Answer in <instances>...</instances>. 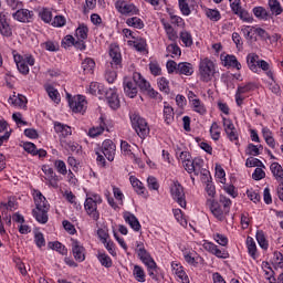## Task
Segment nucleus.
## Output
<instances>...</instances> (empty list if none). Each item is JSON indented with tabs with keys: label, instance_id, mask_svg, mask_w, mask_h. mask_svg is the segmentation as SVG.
Returning a JSON list of instances; mask_svg holds the SVG:
<instances>
[{
	"label": "nucleus",
	"instance_id": "1",
	"mask_svg": "<svg viewBox=\"0 0 283 283\" xmlns=\"http://www.w3.org/2000/svg\"><path fill=\"white\" fill-rule=\"evenodd\" d=\"M124 93L128 98H136L138 96V87L142 92H146L153 98L158 96L151 84L138 72L133 73V77H124L123 81Z\"/></svg>",
	"mask_w": 283,
	"mask_h": 283
},
{
	"label": "nucleus",
	"instance_id": "2",
	"mask_svg": "<svg viewBox=\"0 0 283 283\" xmlns=\"http://www.w3.org/2000/svg\"><path fill=\"white\" fill-rule=\"evenodd\" d=\"M208 202L212 216H214L217 220H220V222L224 221L228 213L231 211V199L224 195H220L219 202L216 200H208Z\"/></svg>",
	"mask_w": 283,
	"mask_h": 283
},
{
	"label": "nucleus",
	"instance_id": "3",
	"mask_svg": "<svg viewBox=\"0 0 283 283\" xmlns=\"http://www.w3.org/2000/svg\"><path fill=\"white\" fill-rule=\"evenodd\" d=\"M34 202L35 209L32 211L33 217L36 222H40V224H48V211H50V203L48 202V199H45L43 193L38 191L34 193Z\"/></svg>",
	"mask_w": 283,
	"mask_h": 283
},
{
	"label": "nucleus",
	"instance_id": "4",
	"mask_svg": "<svg viewBox=\"0 0 283 283\" xmlns=\"http://www.w3.org/2000/svg\"><path fill=\"white\" fill-rule=\"evenodd\" d=\"M96 160L99 167H106L107 161L114 163V158L116 157V144L112 142V139H105L102 144V148L96 150Z\"/></svg>",
	"mask_w": 283,
	"mask_h": 283
},
{
	"label": "nucleus",
	"instance_id": "5",
	"mask_svg": "<svg viewBox=\"0 0 283 283\" xmlns=\"http://www.w3.org/2000/svg\"><path fill=\"white\" fill-rule=\"evenodd\" d=\"M129 118L133 129H135L136 134L139 136V138H142V140H145V138L149 136L150 132L147 120L140 117L137 113H130Z\"/></svg>",
	"mask_w": 283,
	"mask_h": 283
},
{
	"label": "nucleus",
	"instance_id": "6",
	"mask_svg": "<svg viewBox=\"0 0 283 283\" xmlns=\"http://www.w3.org/2000/svg\"><path fill=\"white\" fill-rule=\"evenodd\" d=\"M199 74L203 83H209L216 76V63L209 57H203L199 62Z\"/></svg>",
	"mask_w": 283,
	"mask_h": 283
},
{
	"label": "nucleus",
	"instance_id": "7",
	"mask_svg": "<svg viewBox=\"0 0 283 283\" xmlns=\"http://www.w3.org/2000/svg\"><path fill=\"white\" fill-rule=\"evenodd\" d=\"M103 199L98 195L86 198L84 202V208L87 216H90L92 220H95V222H97V220L101 218V213L98 212V205H101Z\"/></svg>",
	"mask_w": 283,
	"mask_h": 283
},
{
	"label": "nucleus",
	"instance_id": "8",
	"mask_svg": "<svg viewBox=\"0 0 283 283\" xmlns=\"http://www.w3.org/2000/svg\"><path fill=\"white\" fill-rule=\"evenodd\" d=\"M170 196L172 200H176L179 207L187 209V197L185 196V188L180 182L174 181L170 185Z\"/></svg>",
	"mask_w": 283,
	"mask_h": 283
},
{
	"label": "nucleus",
	"instance_id": "9",
	"mask_svg": "<svg viewBox=\"0 0 283 283\" xmlns=\"http://www.w3.org/2000/svg\"><path fill=\"white\" fill-rule=\"evenodd\" d=\"M205 160L202 158L196 157L195 159H190L188 165L186 166V171L188 174H195V176H207L209 170L205 169Z\"/></svg>",
	"mask_w": 283,
	"mask_h": 283
},
{
	"label": "nucleus",
	"instance_id": "10",
	"mask_svg": "<svg viewBox=\"0 0 283 283\" xmlns=\"http://www.w3.org/2000/svg\"><path fill=\"white\" fill-rule=\"evenodd\" d=\"M12 17L14 21H19L20 23H32L34 21V11L21 7L12 13Z\"/></svg>",
	"mask_w": 283,
	"mask_h": 283
},
{
	"label": "nucleus",
	"instance_id": "11",
	"mask_svg": "<svg viewBox=\"0 0 283 283\" xmlns=\"http://www.w3.org/2000/svg\"><path fill=\"white\" fill-rule=\"evenodd\" d=\"M69 106L75 114L83 113L87 109V101H85V96L77 95L69 98Z\"/></svg>",
	"mask_w": 283,
	"mask_h": 283
},
{
	"label": "nucleus",
	"instance_id": "12",
	"mask_svg": "<svg viewBox=\"0 0 283 283\" xmlns=\"http://www.w3.org/2000/svg\"><path fill=\"white\" fill-rule=\"evenodd\" d=\"M116 10L120 12V14H125L126 17H132L134 14H138V8L135 7L134 3L127 2L125 0H119L115 3Z\"/></svg>",
	"mask_w": 283,
	"mask_h": 283
},
{
	"label": "nucleus",
	"instance_id": "13",
	"mask_svg": "<svg viewBox=\"0 0 283 283\" xmlns=\"http://www.w3.org/2000/svg\"><path fill=\"white\" fill-rule=\"evenodd\" d=\"M71 249L74 260L76 262H85V247L78 242V240L72 239L71 240Z\"/></svg>",
	"mask_w": 283,
	"mask_h": 283
},
{
	"label": "nucleus",
	"instance_id": "14",
	"mask_svg": "<svg viewBox=\"0 0 283 283\" xmlns=\"http://www.w3.org/2000/svg\"><path fill=\"white\" fill-rule=\"evenodd\" d=\"M109 56L112 59L111 61L112 70H118L119 67H122L123 57L120 55V49L118 46L111 45Z\"/></svg>",
	"mask_w": 283,
	"mask_h": 283
},
{
	"label": "nucleus",
	"instance_id": "15",
	"mask_svg": "<svg viewBox=\"0 0 283 283\" xmlns=\"http://www.w3.org/2000/svg\"><path fill=\"white\" fill-rule=\"evenodd\" d=\"M42 171L44 174V179L46 180L48 185L50 187H53L54 189L59 188V177L56 176V172H54V169H52L50 166H42Z\"/></svg>",
	"mask_w": 283,
	"mask_h": 283
},
{
	"label": "nucleus",
	"instance_id": "16",
	"mask_svg": "<svg viewBox=\"0 0 283 283\" xmlns=\"http://www.w3.org/2000/svg\"><path fill=\"white\" fill-rule=\"evenodd\" d=\"M106 101L112 109H118L120 107V99H118L116 88H109L106 91Z\"/></svg>",
	"mask_w": 283,
	"mask_h": 283
},
{
	"label": "nucleus",
	"instance_id": "17",
	"mask_svg": "<svg viewBox=\"0 0 283 283\" xmlns=\"http://www.w3.org/2000/svg\"><path fill=\"white\" fill-rule=\"evenodd\" d=\"M13 61L20 72V74H23L24 76H28V74H30V67L28 66V64L25 63V61L23 60V56H21V54L13 53Z\"/></svg>",
	"mask_w": 283,
	"mask_h": 283
},
{
	"label": "nucleus",
	"instance_id": "18",
	"mask_svg": "<svg viewBox=\"0 0 283 283\" xmlns=\"http://www.w3.org/2000/svg\"><path fill=\"white\" fill-rule=\"evenodd\" d=\"M23 149L32 156H39V158H45V156H48V151H45V149H36V145L30 142L23 144Z\"/></svg>",
	"mask_w": 283,
	"mask_h": 283
},
{
	"label": "nucleus",
	"instance_id": "19",
	"mask_svg": "<svg viewBox=\"0 0 283 283\" xmlns=\"http://www.w3.org/2000/svg\"><path fill=\"white\" fill-rule=\"evenodd\" d=\"M171 268L175 271V275L178 277V282L181 283H190L189 275H187V272H185V268L180 265L179 263L172 262Z\"/></svg>",
	"mask_w": 283,
	"mask_h": 283
},
{
	"label": "nucleus",
	"instance_id": "20",
	"mask_svg": "<svg viewBox=\"0 0 283 283\" xmlns=\"http://www.w3.org/2000/svg\"><path fill=\"white\" fill-rule=\"evenodd\" d=\"M123 218L125 220V223L129 224V227L134 231H140V229H142L140 221H138V218H136V216L134 213L124 212Z\"/></svg>",
	"mask_w": 283,
	"mask_h": 283
},
{
	"label": "nucleus",
	"instance_id": "21",
	"mask_svg": "<svg viewBox=\"0 0 283 283\" xmlns=\"http://www.w3.org/2000/svg\"><path fill=\"white\" fill-rule=\"evenodd\" d=\"M105 129H107V124L105 123V118L99 117L98 126L92 127L88 130V136L91 138H96V136H101V134H103V132H105Z\"/></svg>",
	"mask_w": 283,
	"mask_h": 283
},
{
	"label": "nucleus",
	"instance_id": "22",
	"mask_svg": "<svg viewBox=\"0 0 283 283\" xmlns=\"http://www.w3.org/2000/svg\"><path fill=\"white\" fill-rule=\"evenodd\" d=\"M133 277L136 280V282L139 283L147 282V274L145 273V269L138 264L133 265Z\"/></svg>",
	"mask_w": 283,
	"mask_h": 283
},
{
	"label": "nucleus",
	"instance_id": "23",
	"mask_svg": "<svg viewBox=\"0 0 283 283\" xmlns=\"http://www.w3.org/2000/svg\"><path fill=\"white\" fill-rule=\"evenodd\" d=\"M270 171L272 172L273 177L275 178V180L281 184L283 182V168L282 165H280L279 163H272L270 165Z\"/></svg>",
	"mask_w": 283,
	"mask_h": 283
},
{
	"label": "nucleus",
	"instance_id": "24",
	"mask_svg": "<svg viewBox=\"0 0 283 283\" xmlns=\"http://www.w3.org/2000/svg\"><path fill=\"white\" fill-rule=\"evenodd\" d=\"M177 74H182L184 76L193 75V64L189 62H181L178 64Z\"/></svg>",
	"mask_w": 283,
	"mask_h": 283
},
{
	"label": "nucleus",
	"instance_id": "25",
	"mask_svg": "<svg viewBox=\"0 0 283 283\" xmlns=\"http://www.w3.org/2000/svg\"><path fill=\"white\" fill-rule=\"evenodd\" d=\"M0 34L2 36H12V29L8 24V20H6V14L3 13H0Z\"/></svg>",
	"mask_w": 283,
	"mask_h": 283
},
{
	"label": "nucleus",
	"instance_id": "26",
	"mask_svg": "<svg viewBox=\"0 0 283 283\" xmlns=\"http://www.w3.org/2000/svg\"><path fill=\"white\" fill-rule=\"evenodd\" d=\"M252 12L259 21H269L271 19V13L264 7H254Z\"/></svg>",
	"mask_w": 283,
	"mask_h": 283
},
{
	"label": "nucleus",
	"instance_id": "27",
	"mask_svg": "<svg viewBox=\"0 0 283 283\" xmlns=\"http://www.w3.org/2000/svg\"><path fill=\"white\" fill-rule=\"evenodd\" d=\"M247 249L251 259L258 260V245L255 244V240L251 237L247 238Z\"/></svg>",
	"mask_w": 283,
	"mask_h": 283
},
{
	"label": "nucleus",
	"instance_id": "28",
	"mask_svg": "<svg viewBox=\"0 0 283 283\" xmlns=\"http://www.w3.org/2000/svg\"><path fill=\"white\" fill-rule=\"evenodd\" d=\"M224 67H234L235 70H242V64L238 62L235 55H226L223 59Z\"/></svg>",
	"mask_w": 283,
	"mask_h": 283
},
{
	"label": "nucleus",
	"instance_id": "29",
	"mask_svg": "<svg viewBox=\"0 0 283 283\" xmlns=\"http://www.w3.org/2000/svg\"><path fill=\"white\" fill-rule=\"evenodd\" d=\"M260 61V55L255 54V53H250L247 56V63L249 66V70H251V72L258 73V62Z\"/></svg>",
	"mask_w": 283,
	"mask_h": 283
},
{
	"label": "nucleus",
	"instance_id": "30",
	"mask_svg": "<svg viewBox=\"0 0 283 283\" xmlns=\"http://www.w3.org/2000/svg\"><path fill=\"white\" fill-rule=\"evenodd\" d=\"M137 256L140 260V262H143V264H145V266L153 265L155 262L154 258H151V254H149L147 249L139 250V252H137Z\"/></svg>",
	"mask_w": 283,
	"mask_h": 283
},
{
	"label": "nucleus",
	"instance_id": "31",
	"mask_svg": "<svg viewBox=\"0 0 283 283\" xmlns=\"http://www.w3.org/2000/svg\"><path fill=\"white\" fill-rule=\"evenodd\" d=\"M54 130L56 132V134H61V136H63L64 138L66 136H72V128L59 122L54 124Z\"/></svg>",
	"mask_w": 283,
	"mask_h": 283
},
{
	"label": "nucleus",
	"instance_id": "32",
	"mask_svg": "<svg viewBox=\"0 0 283 283\" xmlns=\"http://www.w3.org/2000/svg\"><path fill=\"white\" fill-rule=\"evenodd\" d=\"M268 6L271 13L275 17H280V14H282L283 8L279 0H269Z\"/></svg>",
	"mask_w": 283,
	"mask_h": 283
},
{
	"label": "nucleus",
	"instance_id": "33",
	"mask_svg": "<svg viewBox=\"0 0 283 283\" xmlns=\"http://www.w3.org/2000/svg\"><path fill=\"white\" fill-rule=\"evenodd\" d=\"M129 180H130V185L134 188V190L136 191V193H138L139 196H144L145 195V186H143V182L134 176H130Z\"/></svg>",
	"mask_w": 283,
	"mask_h": 283
},
{
	"label": "nucleus",
	"instance_id": "34",
	"mask_svg": "<svg viewBox=\"0 0 283 283\" xmlns=\"http://www.w3.org/2000/svg\"><path fill=\"white\" fill-rule=\"evenodd\" d=\"M255 238L259 247L266 251V249H269V240H266V234H264V231L258 230Z\"/></svg>",
	"mask_w": 283,
	"mask_h": 283
},
{
	"label": "nucleus",
	"instance_id": "35",
	"mask_svg": "<svg viewBox=\"0 0 283 283\" xmlns=\"http://www.w3.org/2000/svg\"><path fill=\"white\" fill-rule=\"evenodd\" d=\"M94 67H96V62L91 57H86L82 62V70L84 74H92L94 72Z\"/></svg>",
	"mask_w": 283,
	"mask_h": 283
},
{
	"label": "nucleus",
	"instance_id": "36",
	"mask_svg": "<svg viewBox=\"0 0 283 283\" xmlns=\"http://www.w3.org/2000/svg\"><path fill=\"white\" fill-rule=\"evenodd\" d=\"M88 92L93 96H103V94H105V88L103 85L98 84V82H92L90 84Z\"/></svg>",
	"mask_w": 283,
	"mask_h": 283
},
{
	"label": "nucleus",
	"instance_id": "37",
	"mask_svg": "<svg viewBox=\"0 0 283 283\" xmlns=\"http://www.w3.org/2000/svg\"><path fill=\"white\" fill-rule=\"evenodd\" d=\"M191 108L197 113L200 114V116H205L207 114V107L205 106V103L200 99H195L193 102L190 103Z\"/></svg>",
	"mask_w": 283,
	"mask_h": 283
},
{
	"label": "nucleus",
	"instance_id": "38",
	"mask_svg": "<svg viewBox=\"0 0 283 283\" xmlns=\"http://www.w3.org/2000/svg\"><path fill=\"white\" fill-rule=\"evenodd\" d=\"M126 24L129 28H136L137 30H143L145 28V22L138 17L128 18Z\"/></svg>",
	"mask_w": 283,
	"mask_h": 283
},
{
	"label": "nucleus",
	"instance_id": "39",
	"mask_svg": "<svg viewBox=\"0 0 283 283\" xmlns=\"http://www.w3.org/2000/svg\"><path fill=\"white\" fill-rule=\"evenodd\" d=\"M96 256L102 266H105V269H111L112 258H109V255H107L105 252L98 251Z\"/></svg>",
	"mask_w": 283,
	"mask_h": 283
},
{
	"label": "nucleus",
	"instance_id": "40",
	"mask_svg": "<svg viewBox=\"0 0 283 283\" xmlns=\"http://www.w3.org/2000/svg\"><path fill=\"white\" fill-rule=\"evenodd\" d=\"M263 70L265 72L266 76L273 81V71H271V64L264 60H260L258 62V70Z\"/></svg>",
	"mask_w": 283,
	"mask_h": 283
},
{
	"label": "nucleus",
	"instance_id": "41",
	"mask_svg": "<svg viewBox=\"0 0 283 283\" xmlns=\"http://www.w3.org/2000/svg\"><path fill=\"white\" fill-rule=\"evenodd\" d=\"M238 18L241 19V21H244L245 23H253V15L249 13L245 9L241 8L239 11L234 13Z\"/></svg>",
	"mask_w": 283,
	"mask_h": 283
},
{
	"label": "nucleus",
	"instance_id": "42",
	"mask_svg": "<svg viewBox=\"0 0 283 283\" xmlns=\"http://www.w3.org/2000/svg\"><path fill=\"white\" fill-rule=\"evenodd\" d=\"M49 249H52L53 251H57V253H61V255H65L67 253V249L63 243L55 241V242H49Z\"/></svg>",
	"mask_w": 283,
	"mask_h": 283
},
{
	"label": "nucleus",
	"instance_id": "43",
	"mask_svg": "<svg viewBox=\"0 0 283 283\" xmlns=\"http://www.w3.org/2000/svg\"><path fill=\"white\" fill-rule=\"evenodd\" d=\"M46 93L49 94L51 101H54L55 103H61V94H59V91L52 85L46 86Z\"/></svg>",
	"mask_w": 283,
	"mask_h": 283
},
{
	"label": "nucleus",
	"instance_id": "44",
	"mask_svg": "<svg viewBox=\"0 0 283 283\" xmlns=\"http://www.w3.org/2000/svg\"><path fill=\"white\" fill-rule=\"evenodd\" d=\"M87 32H90L87 27H85V24H81L75 31L77 41H85V39H87Z\"/></svg>",
	"mask_w": 283,
	"mask_h": 283
},
{
	"label": "nucleus",
	"instance_id": "45",
	"mask_svg": "<svg viewBox=\"0 0 283 283\" xmlns=\"http://www.w3.org/2000/svg\"><path fill=\"white\" fill-rule=\"evenodd\" d=\"M164 30L169 41H176V39H178V33H176V30H174V27H171V24L164 22Z\"/></svg>",
	"mask_w": 283,
	"mask_h": 283
},
{
	"label": "nucleus",
	"instance_id": "46",
	"mask_svg": "<svg viewBox=\"0 0 283 283\" xmlns=\"http://www.w3.org/2000/svg\"><path fill=\"white\" fill-rule=\"evenodd\" d=\"M157 85L160 92H164V94H169V92H171V90L169 88V80H167L166 77H159L157 80Z\"/></svg>",
	"mask_w": 283,
	"mask_h": 283
},
{
	"label": "nucleus",
	"instance_id": "47",
	"mask_svg": "<svg viewBox=\"0 0 283 283\" xmlns=\"http://www.w3.org/2000/svg\"><path fill=\"white\" fill-rule=\"evenodd\" d=\"M164 118L166 125H171V123H174V108L171 106L164 107Z\"/></svg>",
	"mask_w": 283,
	"mask_h": 283
},
{
	"label": "nucleus",
	"instance_id": "48",
	"mask_svg": "<svg viewBox=\"0 0 283 283\" xmlns=\"http://www.w3.org/2000/svg\"><path fill=\"white\" fill-rule=\"evenodd\" d=\"M180 39L186 48H191V45H193V38L191 36V33H189V31H181Z\"/></svg>",
	"mask_w": 283,
	"mask_h": 283
},
{
	"label": "nucleus",
	"instance_id": "49",
	"mask_svg": "<svg viewBox=\"0 0 283 283\" xmlns=\"http://www.w3.org/2000/svg\"><path fill=\"white\" fill-rule=\"evenodd\" d=\"M172 213L175 216V219L181 227L187 228V219H185V214H182V210L180 209H172Z\"/></svg>",
	"mask_w": 283,
	"mask_h": 283
},
{
	"label": "nucleus",
	"instance_id": "50",
	"mask_svg": "<svg viewBox=\"0 0 283 283\" xmlns=\"http://www.w3.org/2000/svg\"><path fill=\"white\" fill-rule=\"evenodd\" d=\"M191 0H178L179 3V9L181 10V13L185 17H189V14H191V9L189 8V2Z\"/></svg>",
	"mask_w": 283,
	"mask_h": 283
},
{
	"label": "nucleus",
	"instance_id": "51",
	"mask_svg": "<svg viewBox=\"0 0 283 283\" xmlns=\"http://www.w3.org/2000/svg\"><path fill=\"white\" fill-rule=\"evenodd\" d=\"M54 167H55L57 174H61L62 176L67 175V166L65 165V161L57 159L54 161Z\"/></svg>",
	"mask_w": 283,
	"mask_h": 283
},
{
	"label": "nucleus",
	"instance_id": "52",
	"mask_svg": "<svg viewBox=\"0 0 283 283\" xmlns=\"http://www.w3.org/2000/svg\"><path fill=\"white\" fill-rule=\"evenodd\" d=\"M210 136L212 140H220V126L217 122H213L210 127Z\"/></svg>",
	"mask_w": 283,
	"mask_h": 283
},
{
	"label": "nucleus",
	"instance_id": "53",
	"mask_svg": "<svg viewBox=\"0 0 283 283\" xmlns=\"http://www.w3.org/2000/svg\"><path fill=\"white\" fill-rule=\"evenodd\" d=\"M178 159L181 160L184 168H187V165H189V163H191V154H189V151H181L177 153Z\"/></svg>",
	"mask_w": 283,
	"mask_h": 283
},
{
	"label": "nucleus",
	"instance_id": "54",
	"mask_svg": "<svg viewBox=\"0 0 283 283\" xmlns=\"http://www.w3.org/2000/svg\"><path fill=\"white\" fill-rule=\"evenodd\" d=\"M62 147L67 151H78V149H81L78 143L75 142H62Z\"/></svg>",
	"mask_w": 283,
	"mask_h": 283
},
{
	"label": "nucleus",
	"instance_id": "55",
	"mask_svg": "<svg viewBox=\"0 0 283 283\" xmlns=\"http://www.w3.org/2000/svg\"><path fill=\"white\" fill-rule=\"evenodd\" d=\"M149 71L153 76H160V74H163V69L160 67V64H158V62H150Z\"/></svg>",
	"mask_w": 283,
	"mask_h": 283
},
{
	"label": "nucleus",
	"instance_id": "56",
	"mask_svg": "<svg viewBox=\"0 0 283 283\" xmlns=\"http://www.w3.org/2000/svg\"><path fill=\"white\" fill-rule=\"evenodd\" d=\"M253 90H255V84L249 82L245 85L239 86L237 92L239 94H249V92H253Z\"/></svg>",
	"mask_w": 283,
	"mask_h": 283
},
{
	"label": "nucleus",
	"instance_id": "57",
	"mask_svg": "<svg viewBox=\"0 0 283 283\" xmlns=\"http://www.w3.org/2000/svg\"><path fill=\"white\" fill-rule=\"evenodd\" d=\"M245 167H264V164L262 160L255 158V157H250L245 161Z\"/></svg>",
	"mask_w": 283,
	"mask_h": 283
},
{
	"label": "nucleus",
	"instance_id": "58",
	"mask_svg": "<svg viewBox=\"0 0 283 283\" xmlns=\"http://www.w3.org/2000/svg\"><path fill=\"white\" fill-rule=\"evenodd\" d=\"M206 14H207L208 19H210V21H220V19H221L220 11H218L216 9L207 10Z\"/></svg>",
	"mask_w": 283,
	"mask_h": 283
},
{
	"label": "nucleus",
	"instance_id": "59",
	"mask_svg": "<svg viewBox=\"0 0 283 283\" xmlns=\"http://www.w3.org/2000/svg\"><path fill=\"white\" fill-rule=\"evenodd\" d=\"M212 255H216V258H219L220 260H227V258H229V252L224 249H219L217 245Z\"/></svg>",
	"mask_w": 283,
	"mask_h": 283
},
{
	"label": "nucleus",
	"instance_id": "60",
	"mask_svg": "<svg viewBox=\"0 0 283 283\" xmlns=\"http://www.w3.org/2000/svg\"><path fill=\"white\" fill-rule=\"evenodd\" d=\"M167 52L171 54L172 59L174 56H180L182 52L180 51V46L177 44H170L167 46Z\"/></svg>",
	"mask_w": 283,
	"mask_h": 283
},
{
	"label": "nucleus",
	"instance_id": "61",
	"mask_svg": "<svg viewBox=\"0 0 283 283\" xmlns=\"http://www.w3.org/2000/svg\"><path fill=\"white\" fill-rule=\"evenodd\" d=\"M40 19L44 21V23H50L52 21V11H50V9H43L40 12Z\"/></svg>",
	"mask_w": 283,
	"mask_h": 283
},
{
	"label": "nucleus",
	"instance_id": "62",
	"mask_svg": "<svg viewBox=\"0 0 283 283\" xmlns=\"http://www.w3.org/2000/svg\"><path fill=\"white\" fill-rule=\"evenodd\" d=\"M273 264L282 269L283 266V254L282 252H274L272 258Z\"/></svg>",
	"mask_w": 283,
	"mask_h": 283
},
{
	"label": "nucleus",
	"instance_id": "63",
	"mask_svg": "<svg viewBox=\"0 0 283 283\" xmlns=\"http://www.w3.org/2000/svg\"><path fill=\"white\" fill-rule=\"evenodd\" d=\"M65 23H66V20H65V17L63 15H56L52 21L53 28H63Z\"/></svg>",
	"mask_w": 283,
	"mask_h": 283
},
{
	"label": "nucleus",
	"instance_id": "64",
	"mask_svg": "<svg viewBox=\"0 0 283 283\" xmlns=\"http://www.w3.org/2000/svg\"><path fill=\"white\" fill-rule=\"evenodd\" d=\"M34 242L39 249H41L42 247H45V238L43 237V233L41 232L35 233Z\"/></svg>",
	"mask_w": 283,
	"mask_h": 283
}]
</instances>
